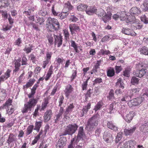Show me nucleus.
Masks as SVG:
<instances>
[{
  "label": "nucleus",
  "instance_id": "obj_1",
  "mask_svg": "<svg viewBox=\"0 0 148 148\" xmlns=\"http://www.w3.org/2000/svg\"><path fill=\"white\" fill-rule=\"evenodd\" d=\"M28 97L30 99L29 101L25 104L24 107L22 110V112L23 113H26L28 111H31L32 109L36 104L38 100L37 99L31 98L33 97L34 95H32L31 92L28 95Z\"/></svg>",
  "mask_w": 148,
  "mask_h": 148
},
{
  "label": "nucleus",
  "instance_id": "obj_2",
  "mask_svg": "<svg viewBox=\"0 0 148 148\" xmlns=\"http://www.w3.org/2000/svg\"><path fill=\"white\" fill-rule=\"evenodd\" d=\"M100 118V115L98 114L94 115L88 121L87 127L90 130H92L95 127L98 125Z\"/></svg>",
  "mask_w": 148,
  "mask_h": 148
},
{
  "label": "nucleus",
  "instance_id": "obj_3",
  "mask_svg": "<svg viewBox=\"0 0 148 148\" xmlns=\"http://www.w3.org/2000/svg\"><path fill=\"white\" fill-rule=\"evenodd\" d=\"M47 22L49 23L48 27L50 31H57L59 29V23L58 20L55 18H49Z\"/></svg>",
  "mask_w": 148,
  "mask_h": 148
},
{
  "label": "nucleus",
  "instance_id": "obj_4",
  "mask_svg": "<svg viewBox=\"0 0 148 148\" xmlns=\"http://www.w3.org/2000/svg\"><path fill=\"white\" fill-rule=\"evenodd\" d=\"M78 126L76 123L69 124L66 126L64 132L62 133V135L65 136L67 135H72L77 130Z\"/></svg>",
  "mask_w": 148,
  "mask_h": 148
},
{
  "label": "nucleus",
  "instance_id": "obj_5",
  "mask_svg": "<svg viewBox=\"0 0 148 148\" xmlns=\"http://www.w3.org/2000/svg\"><path fill=\"white\" fill-rule=\"evenodd\" d=\"M126 109H123V110L122 109L120 111H119V113L121 114L126 121L128 123H130L134 116L136 115V113L134 111H131L129 114H127L125 116V114H126Z\"/></svg>",
  "mask_w": 148,
  "mask_h": 148
},
{
  "label": "nucleus",
  "instance_id": "obj_6",
  "mask_svg": "<svg viewBox=\"0 0 148 148\" xmlns=\"http://www.w3.org/2000/svg\"><path fill=\"white\" fill-rule=\"evenodd\" d=\"M136 67L138 69L134 71L133 74L134 76L141 78L146 74L147 70L143 68V66L141 64H137Z\"/></svg>",
  "mask_w": 148,
  "mask_h": 148
},
{
  "label": "nucleus",
  "instance_id": "obj_7",
  "mask_svg": "<svg viewBox=\"0 0 148 148\" xmlns=\"http://www.w3.org/2000/svg\"><path fill=\"white\" fill-rule=\"evenodd\" d=\"M86 135L83 126L80 127L78 130V133L77 137L75 136L76 142H79L80 140H83L86 137Z\"/></svg>",
  "mask_w": 148,
  "mask_h": 148
},
{
  "label": "nucleus",
  "instance_id": "obj_8",
  "mask_svg": "<svg viewBox=\"0 0 148 148\" xmlns=\"http://www.w3.org/2000/svg\"><path fill=\"white\" fill-rule=\"evenodd\" d=\"M144 100V97H138L129 101L128 103V104L130 107L138 106L142 103Z\"/></svg>",
  "mask_w": 148,
  "mask_h": 148
},
{
  "label": "nucleus",
  "instance_id": "obj_9",
  "mask_svg": "<svg viewBox=\"0 0 148 148\" xmlns=\"http://www.w3.org/2000/svg\"><path fill=\"white\" fill-rule=\"evenodd\" d=\"M134 141L130 140L121 143V148H134Z\"/></svg>",
  "mask_w": 148,
  "mask_h": 148
},
{
  "label": "nucleus",
  "instance_id": "obj_10",
  "mask_svg": "<svg viewBox=\"0 0 148 148\" xmlns=\"http://www.w3.org/2000/svg\"><path fill=\"white\" fill-rule=\"evenodd\" d=\"M103 139L107 143H110L112 140V134L109 132H105L104 133Z\"/></svg>",
  "mask_w": 148,
  "mask_h": 148
},
{
  "label": "nucleus",
  "instance_id": "obj_11",
  "mask_svg": "<svg viewBox=\"0 0 148 148\" xmlns=\"http://www.w3.org/2000/svg\"><path fill=\"white\" fill-rule=\"evenodd\" d=\"M69 28L71 34L73 35L74 33V32H77L79 31L80 29L79 27L75 23H71L69 25Z\"/></svg>",
  "mask_w": 148,
  "mask_h": 148
},
{
  "label": "nucleus",
  "instance_id": "obj_12",
  "mask_svg": "<svg viewBox=\"0 0 148 148\" xmlns=\"http://www.w3.org/2000/svg\"><path fill=\"white\" fill-rule=\"evenodd\" d=\"M66 138L65 137H61L57 143L56 146L59 148H63L66 144Z\"/></svg>",
  "mask_w": 148,
  "mask_h": 148
},
{
  "label": "nucleus",
  "instance_id": "obj_13",
  "mask_svg": "<svg viewBox=\"0 0 148 148\" xmlns=\"http://www.w3.org/2000/svg\"><path fill=\"white\" fill-rule=\"evenodd\" d=\"M121 32L123 34L132 36H134L136 34L132 29L127 27L123 28Z\"/></svg>",
  "mask_w": 148,
  "mask_h": 148
},
{
  "label": "nucleus",
  "instance_id": "obj_14",
  "mask_svg": "<svg viewBox=\"0 0 148 148\" xmlns=\"http://www.w3.org/2000/svg\"><path fill=\"white\" fill-rule=\"evenodd\" d=\"M97 9L95 6L88 7L87 6L86 10V14L89 15H92L94 13H96Z\"/></svg>",
  "mask_w": 148,
  "mask_h": 148
},
{
  "label": "nucleus",
  "instance_id": "obj_15",
  "mask_svg": "<svg viewBox=\"0 0 148 148\" xmlns=\"http://www.w3.org/2000/svg\"><path fill=\"white\" fill-rule=\"evenodd\" d=\"M53 115L52 111L51 110H47L45 113L44 119L45 122H47L50 120Z\"/></svg>",
  "mask_w": 148,
  "mask_h": 148
},
{
  "label": "nucleus",
  "instance_id": "obj_16",
  "mask_svg": "<svg viewBox=\"0 0 148 148\" xmlns=\"http://www.w3.org/2000/svg\"><path fill=\"white\" fill-rule=\"evenodd\" d=\"M55 39V45L57 44L58 47H60L62 44V37L53 35Z\"/></svg>",
  "mask_w": 148,
  "mask_h": 148
},
{
  "label": "nucleus",
  "instance_id": "obj_17",
  "mask_svg": "<svg viewBox=\"0 0 148 148\" xmlns=\"http://www.w3.org/2000/svg\"><path fill=\"white\" fill-rule=\"evenodd\" d=\"M21 61V58H18L17 59H15V60L14 66L15 69L13 71L14 73L16 72L19 71V67L21 65V64L20 63Z\"/></svg>",
  "mask_w": 148,
  "mask_h": 148
},
{
  "label": "nucleus",
  "instance_id": "obj_18",
  "mask_svg": "<svg viewBox=\"0 0 148 148\" xmlns=\"http://www.w3.org/2000/svg\"><path fill=\"white\" fill-rule=\"evenodd\" d=\"M116 104L115 103H112L108 106V107L106 109L108 113L111 114L114 113L116 111L115 108Z\"/></svg>",
  "mask_w": 148,
  "mask_h": 148
},
{
  "label": "nucleus",
  "instance_id": "obj_19",
  "mask_svg": "<svg viewBox=\"0 0 148 148\" xmlns=\"http://www.w3.org/2000/svg\"><path fill=\"white\" fill-rule=\"evenodd\" d=\"M73 88L71 85L70 84L67 85L65 87V89L64 90L65 93V95L66 97H68L70 94L73 91Z\"/></svg>",
  "mask_w": 148,
  "mask_h": 148
},
{
  "label": "nucleus",
  "instance_id": "obj_20",
  "mask_svg": "<svg viewBox=\"0 0 148 148\" xmlns=\"http://www.w3.org/2000/svg\"><path fill=\"white\" fill-rule=\"evenodd\" d=\"M90 106L91 103L89 102L88 103L87 106H85L83 107V108L81 112V116H83L85 114L87 113L88 110L90 108Z\"/></svg>",
  "mask_w": 148,
  "mask_h": 148
},
{
  "label": "nucleus",
  "instance_id": "obj_21",
  "mask_svg": "<svg viewBox=\"0 0 148 148\" xmlns=\"http://www.w3.org/2000/svg\"><path fill=\"white\" fill-rule=\"evenodd\" d=\"M136 128L135 126H133L130 129H125L124 130V134L125 136H130L132 135L135 132Z\"/></svg>",
  "mask_w": 148,
  "mask_h": 148
},
{
  "label": "nucleus",
  "instance_id": "obj_22",
  "mask_svg": "<svg viewBox=\"0 0 148 148\" xmlns=\"http://www.w3.org/2000/svg\"><path fill=\"white\" fill-rule=\"evenodd\" d=\"M107 126L108 128L114 131H116L118 130L117 127L116 126L115 123L112 121L108 122Z\"/></svg>",
  "mask_w": 148,
  "mask_h": 148
},
{
  "label": "nucleus",
  "instance_id": "obj_23",
  "mask_svg": "<svg viewBox=\"0 0 148 148\" xmlns=\"http://www.w3.org/2000/svg\"><path fill=\"white\" fill-rule=\"evenodd\" d=\"M10 4V1L8 0H0V8L8 7Z\"/></svg>",
  "mask_w": 148,
  "mask_h": 148
},
{
  "label": "nucleus",
  "instance_id": "obj_24",
  "mask_svg": "<svg viewBox=\"0 0 148 148\" xmlns=\"http://www.w3.org/2000/svg\"><path fill=\"white\" fill-rule=\"evenodd\" d=\"M130 14L131 15L139 14L141 13L140 10L136 7L132 8L130 10Z\"/></svg>",
  "mask_w": 148,
  "mask_h": 148
},
{
  "label": "nucleus",
  "instance_id": "obj_25",
  "mask_svg": "<svg viewBox=\"0 0 148 148\" xmlns=\"http://www.w3.org/2000/svg\"><path fill=\"white\" fill-rule=\"evenodd\" d=\"M53 34H52L51 33H48L47 35V37L48 40L49 45L50 46L52 45L53 43Z\"/></svg>",
  "mask_w": 148,
  "mask_h": 148
},
{
  "label": "nucleus",
  "instance_id": "obj_26",
  "mask_svg": "<svg viewBox=\"0 0 148 148\" xmlns=\"http://www.w3.org/2000/svg\"><path fill=\"white\" fill-rule=\"evenodd\" d=\"M12 101L10 99H8L5 102L4 104L0 107V110L3 109L4 108L6 109L9 108V107L12 105Z\"/></svg>",
  "mask_w": 148,
  "mask_h": 148
},
{
  "label": "nucleus",
  "instance_id": "obj_27",
  "mask_svg": "<svg viewBox=\"0 0 148 148\" xmlns=\"http://www.w3.org/2000/svg\"><path fill=\"white\" fill-rule=\"evenodd\" d=\"M33 45L32 44H29L28 45H25L23 50L27 54H28L31 52L33 49Z\"/></svg>",
  "mask_w": 148,
  "mask_h": 148
},
{
  "label": "nucleus",
  "instance_id": "obj_28",
  "mask_svg": "<svg viewBox=\"0 0 148 148\" xmlns=\"http://www.w3.org/2000/svg\"><path fill=\"white\" fill-rule=\"evenodd\" d=\"M73 8V6L72 5L71 3L69 1H68L64 4L63 11H65V10H67V11H70L72 10Z\"/></svg>",
  "mask_w": 148,
  "mask_h": 148
},
{
  "label": "nucleus",
  "instance_id": "obj_29",
  "mask_svg": "<svg viewBox=\"0 0 148 148\" xmlns=\"http://www.w3.org/2000/svg\"><path fill=\"white\" fill-rule=\"evenodd\" d=\"M115 75L114 69L113 67H110L107 71V76L109 77H112Z\"/></svg>",
  "mask_w": 148,
  "mask_h": 148
},
{
  "label": "nucleus",
  "instance_id": "obj_30",
  "mask_svg": "<svg viewBox=\"0 0 148 148\" xmlns=\"http://www.w3.org/2000/svg\"><path fill=\"white\" fill-rule=\"evenodd\" d=\"M42 121L41 120L38 122L36 121L35 123L34 130H36L37 132H38L42 126Z\"/></svg>",
  "mask_w": 148,
  "mask_h": 148
},
{
  "label": "nucleus",
  "instance_id": "obj_31",
  "mask_svg": "<svg viewBox=\"0 0 148 148\" xmlns=\"http://www.w3.org/2000/svg\"><path fill=\"white\" fill-rule=\"evenodd\" d=\"M49 99L48 98H46L44 99V101L42 103L41 105V110H44L47 107V105L49 103Z\"/></svg>",
  "mask_w": 148,
  "mask_h": 148
},
{
  "label": "nucleus",
  "instance_id": "obj_32",
  "mask_svg": "<svg viewBox=\"0 0 148 148\" xmlns=\"http://www.w3.org/2000/svg\"><path fill=\"white\" fill-rule=\"evenodd\" d=\"M124 84L122 79L119 78L116 83V85L117 86V87H120L123 89L124 88Z\"/></svg>",
  "mask_w": 148,
  "mask_h": 148
},
{
  "label": "nucleus",
  "instance_id": "obj_33",
  "mask_svg": "<svg viewBox=\"0 0 148 148\" xmlns=\"http://www.w3.org/2000/svg\"><path fill=\"white\" fill-rule=\"evenodd\" d=\"M131 16L130 15L129 16H124L123 17L126 18L124 20L126 21L127 23H132L133 21L135 20V17L133 15H131Z\"/></svg>",
  "mask_w": 148,
  "mask_h": 148
},
{
  "label": "nucleus",
  "instance_id": "obj_34",
  "mask_svg": "<svg viewBox=\"0 0 148 148\" xmlns=\"http://www.w3.org/2000/svg\"><path fill=\"white\" fill-rule=\"evenodd\" d=\"M138 50L141 54L148 56V48L145 46H144L139 48Z\"/></svg>",
  "mask_w": 148,
  "mask_h": 148
},
{
  "label": "nucleus",
  "instance_id": "obj_35",
  "mask_svg": "<svg viewBox=\"0 0 148 148\" xmlns=\"http://www.w3.org/2000/svg\"><path fill=\"white\" fill-rule=\"evenodd\" d=\"M110 53V52L109 50H106L104 48H103L100 49L97 54L98 55L101 56V55H108Z\"/></svg>",
  "mask_w": 148,
  "mask_h": 148
},
{
  "label": "nucleus",
  "instance_id": "obj_36",
  "mask_svg": "<svg viewBox=\"0 0 148 148\" xmlns=\"http://www.w3.org/2000/svg\"><path fill=\"white\" fill-rule=\"evenodd\" d=\"M141 8L144 11H148V1L145 0L144 1Z\"/></svg>",
  "mask_w": 148,
  "mask_h": 148
},
{
  "label": "nucleus",
  "instance_id": "obj_37",
  "mask_svg": "<svg viewBox=\"0 0 148 148\" xmlns=\"http://www.w3.org/2000/svg\"><path fill=\"white\" fill-rule=\"evenodd\" d=\"M15 136L14 134L12 133H10L8 137L7 140V143L10 144L11 143L15 141Z\"/></svg>",
  "mask_w": 148,
  "mask_h": 148
},
{
  "label": "nucleus",
  "instance_id": "obj_38",
  "mask_svg": "<svg viewBox=\"0 0 148 148\" xmlns=\"http://www.w3.org/2000/svg\"><path fill=\"white\" fill-rule=\"evenodd\" d=\"M93 94V90L92 89H89L88 90L87 92L86 93L85 95V100L86 101H87L88 100V99L91 97V95Z\"/></svg>",
  "mask_w": 148,
  "mask_h": 148
},
{
  "label": "nucleus",
  "instance_id": "obj_39",
  "mask_svg": "<svg viewBox=\"0 0 148 148\" xmlns=\"http://www.w3.org/2000/svg\"><path fill=\"white\" fill-rule=\"evenodd\" d=\"M70 42L71 43V46L73 48L76 53H78L79 51L78 49V46L77 45V44L73 40H71L70 41Z\"/></svg>",
  "mask_w": 148,
  "mask_h": 148
},
{
  "label": "nucleus",
  "instance_id": "obj_40",
  "mask_svg": "<svg viewBox=\"0 0 148 148\" xmlns=\"http://www.w3.org/2000/svg\"><path fill=\"white\" fill-rule=\"evenodd\" d=\"M75 108V106L72 103L70 104L66 107L65 110L64 111L70 114L73 111V109Z\"/></svg>",
  "mask_w": 148,
  "mask_h": 148
},
{
  "label": "nucleus",
  "instance_id": "obj_41",
  "mask_svg": "<svg viewBox=\"0 0 148 148\" xmlns=\"http://www.w3.org/2000/svg\"><path fill=\"white\" fill-rule=\"evenodd\" d=\"M75 138H72L70 144L68 146V148H74L75 145H77L79 142H76Z\"/></svg>",
  "mask_w": 148,
  "mask_h": 148
},
{
  "label": "nucleus",
  "instance_id": "obj_42",
  "mask_svg": "<svg viewBox=\"0 0 148 148\" xmlns=\"http://www.w3.org/2000/svg\"><path fill=\"white\" fill-rule=\"evenodd\" d=\"M112 17L115 20H117L119 18L122 21H124L126 18L123 17L122 14H120V13L119 14L118 13L116 14H114Z\"/></svg>",
  "mask_w": 148,
  "mask_h": 148
},
{
  "label": "nucleus",
  "instance_id": "obj_43",
  "mask_svg": "<svg viewBox=\"0 0 148 148\" xmlns=\"http://www.w3.org/2000/svg\"><path fill=\"white\" fill-rule=\"evenodd\" d=\"M62 116L58 114L55 115V117H54V122L56 123H58V122L60 121L62 118Z\"/></svg>",
  "mask_w": 148,
  "mask_h": 148
},
{
  "label": "nucleus",
  "instance_id": "obj_44",
  "mask_svg": "<svg viewBox=\"0 0 148 148\" xmlns=\"http://www.w3.org/2000/svg\"><path fill=\"white\" fill-rule=\"evenodd\" d=\"M103 106V103L101 101L98 102L97 104L95 106L94 109L95 112L100 110L102 108Z\"/></svg>",
  "mask_w": 148,
  "mask_h": 148
},
{
  "label": "nucleus",
  "instance_id": "obj_45",
  "mask_svg": "<svg viewBox=\"0 0 148 148\" xmlns=\"http://www.w3.org/2000/svg\"><path fill=\"white\" fill-rule=\"evenodd\" d=\"M29 59L33 64H36L37 60L36 56L33 53H31L29 56Z\"/></svg>",
  "mask_w": 148,
  "mask_h": 148
},
{
  "label": "nucleus",
  "instance_id": "obj_46",
  "mask_svg": "<svg viewBox=\"0 0 148 148\" xmlns=\"http://www.w3.org/2000/svg\"><path fill=\"white\" fill-rule=\"evenodd\" d=\"M108 98L110 100L112 101L114 99L115 97L114 96V91L112 89H110L109 93L108 96Z\"/></svg>",
  "mask_w": 148,
  "mask_h": 148
},
{
  "label": "nucleus",
  "instance_id": "obj_47",
  "mask_svg": "<svg viewBox=\"0 0 148 148\" xmlns=\"http://www.w3.org/2000/svg\"><path fill=\"white\" fill-rule=\"evenodd\" d=\"M131 97L129 95H125L122 98L120 99L121 102H127L130 100Z\"/></svg>",
  "mask_w": 148,
  "mask_h": 148
},
{
  "label": "nucleus",
  "instance_id": "obj_48",
  "mask_svg": "<svg viewBox=\"0 0 148 148\" xmlns=\"http://www.w3.org/2000/svg\"><path fill=\"white\" fill-rule=\"evenodd\" d=\"M34 126L33 125H29L27 129V132L26 133V136H28L31 134L32 132L34 129Z\"/></svg>",
  "mask_w": 148,
  "mask_h": 148
},
{
  "label": "nucleus",
  "instance_id": "obj_49",
  "mask_svg": "<svg viewBox=\"0 0 148 148\" xmlns=\"http://www.w3.org/2000/svg\"><path fill=\"white\" fill-rule=\"evenodd\" d=\"M139 80V79L136 77L135 76H133L132 77L131 82L132 85H135L138 84Z\"/></svg>",
  "mask_w": 148,
  "mask_h": 148
},
{
  "label": "nucleus",
  "instance_id": "obj_50",
  "mask_svg": "<svg viewBox=\"0 0 148 148\" xmlns=\"http://www.w3.org/2000/svg\"><path fill=\"white\" fill-rule=\"evenodd\" d=\"M87 5L84 4H81L77 7V9L79 11H83L85 10L87 8Z\"/></svg>",
  "mask_w": 148,
  "mask_h": 148
},
{
  "label": "nucleus",
  "instance_id": "obj_51",
  "mask_svg": "<svg viewBox=\"0 0 148 148\" xmlns=\"http://www.w3.org/2000/svg\"><path fill=\"white\" fill-rule=\"evenodd\" d=\"M22 42L21 38H18L14 42V45L17 46L18 47H21V44L22 43Z\"/></svg>",
  "mask_w": 148,
  "mask_h": 148
},
{
  "label": "nucleus",
  "instance_id": "obj_52",
  "mask_svg": "<svg viewBox=\"0 0 148 148\" xmlns=\"http://www.w3.org/2000/svg\"><path fill=\"white\" fill-rule=\"evenodd\" d=\"M77 76L76 70H73L72 71V74L70 77L71 81L72 82L76 77Z\"/></svg>",
  "mask_w": 148,
  "mask_h": 148
},
{
  "label": "nucleus",
  "instance_id": "obj_53",
  "mask_svg": "<svg viewBox=\"0 0 148 148\" xmlns=\"http://www.w3.org/2000/svg\"><path fill=\"white\" fill-rule=\"evenodd\" d=\"M35 80L34 79H31L29 80L26 84L23 86L24 88H27L29 87L32 86L34 84Z\"/></svg>",
  "mask_w": 148,
  "mask_h": 148
},
{
  "label": "nucleus",
  "instance_id": "obj_54",
  "mask_svg": "<svg viewBox=\"0 0 148 148\" xmlns=\"http://www.w3.org/2000/svg\"><path fill=\"white\" fill-rule=\"evenodd\" d=\"M102 19L105 23H107L109 22L111 19V17L109 15H106L101 18Z\"/></svg>",
  "mask_w": 148,
  "mask_h": 148
},
{
  "label": "nucleus",
  "instance_id": "obj_55",
  "mask_svg": "<svg viewBox=\"0 0 148 148\" xmlns=\"http://www.w3.org/2000/svg\"><path fill=\"white\" fill-rule=\"evenodd\" d=\"M143 97H144V99L145 98H148V89L147 88H144L143 90Z\"/></svg>",
  "mask_w": 148,
  "mask_h": 148
},
{
  "label": "nucleus",
  "instance_id": "obj_56",
  "mask_svg": "<svg viewBox=\"0 0 148 148\" xmlns=\"http://www.w3.org/2000/svg\"><path fill=\"white\" fill-rule=\"evenodd\" d=\"M102 79L100 77L96 78L93 81V85H95L96 84H99L101 83H102Z\"/></svg>",
  "mask_w": 148,
  "mask_h": 148
},
{
  "label": "nucleus",
  "instance_id": "obj_57",
  "mask_svg": "<svg viewBox=\"0 0 148 148\" xmlns=\"http://www.w3.org/2000/svg\"><path fill=\"white\" fill-rule=\"evenodd\" d=\"M140 88H133L130 90V94L132 95H134L135 94H137Z\"/></svg>",
  "mask_w": 148,
  "mask_h": 148
},
{
  "label": "nucleus",
  "instance_id": "obj_58",
  "mask_svg": "<svg viewBox=\"0 0 148 148\" xmlns=\"http://www.w3.org/2000/svg\"><path fill=\"white\" fill-rule=\"evenodd\" d=\"M12 25H4L3 26L2 30L4 32H6L8 30H10L12 27Z\"/></svg>",
  "mask_w": 148,
  "mask_h": 148
},
{
  "label": "nucleus",
  "instance_id": "obj_59",
  "mask_svg": "<svg viewBox=\"0 0 148 148\" xmlns=\"http://www.w3.org/2000/svg\"><path fill=\"white\" fill-rule=\"evenodd\" d=\"M38 13L40 15L45 16L47 14V13L46 9L42 8L38 11Z\"/></svg>",
  "mask_w": 148,
  "mask_h": 148
},
{
  "label": "nucleus",
  "instance_id": "obj_60",
  "mask_svg": "<svg viewBox=\"0 0 148 148\" xmlns=\"http://www.w3.org/2000/svg\"><path fill=\"white\" fill-rule=\"evenodd\" d=\"M52 55V53L51 52H47L46 53V60L51 62V59Z\"/></svg>",
  "mask_w": 148,
  "mask_h": 148
},
{
  "label": "nucleus",
  "instance_id": "obj_61",
  "mask_svg": "<svg viewBox=\"0 0 148 148\" xmlns=\"http://www.w3.org/2000/svg\"><path fill=\"white\" fill-rule=\"evenodd\" d=\"M140 19L141 21L145 24L148 23V18L146 17L145 15H144L140 17Z\"/></svg>",
  "mask_w": 148,
  "mask_h": 148
},
{
  "label": "nucleus",
  "instance_id": "obj_62",
  "mask_svg": "<svg viewBox=\"0 0 148 148\" xmlns=\"http://www.w3.org/2000/svg\"><path fill=\"white\" fill-rule=\"evenodd\" d=\"M100 13H96V14H97L99 16H100V17H102L103 16H105L106 14H107L105 11L102 9H100Z\"/></svg>",
  "mask_w": 148,
  "mask_h": 148
},
{
  "label": "nucleus",
  "instance_id": "obj_63",
  "mask_svg": "<svg viewBox=\"0 0 148 148\" xmlns=\"http://www.w3.org/2000/svg\"><path fill=\"white\" fill-rule=\"evenodd\" d=\"M115 69L116 73L118 74L122 71L123 69L121 66L116 65L115 67Z\"/></svg>",
  "mask_w": 148,
  "mask_h": 148
},
{
  "label": "nucleus",
  "instance_id": "obj_64",
  "mask_svg": "<svg viewBox=\"0 0 148 148\" xmlns=\"http://www.w3.org/2000/svg\"><path fill=\"white\" fill-rule=\"evenodd\" d=\"M69 20L73 22H75L78 21L79 19L74 15H71L69 18Z\"/></svg>",
  "mask_w": 148,
  "mask_h": 148
}]
</instances>
